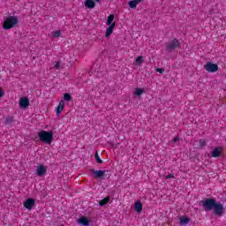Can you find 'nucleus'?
Segmentation results:
<instances>
[{
  "label": "nucleus",
  "mask_w": 226,
  "mask_h": 226,
  "mask_svg": "<svg viewBox=\"0 0 226 226\" xmlns=\"http://www.w3.org/2000/svg\"><path fill=\"white\" fill-rule=\"evenodd\" d=\"M135 63H136L137 66H140V64L144 63V56H139L136 57Z\"/></svg>",
  "instance_id": "19"
},
{
  "label": "nucleus",
  "mask_w": 226,
  "mask_h": 226,
  "mask_svg": "<svg viewBox=\"0 0 226 226\" xmlns=\"http://www.w3.org/2000/svg\"><path fill=\"white\" fill-rule=\"evenodd\" d=\"M178 140H179V137L178 136H177V137H175L173 139V142H178Z\"/></svg>",
  "instance_id": "31"
},
{
  "label": "nucleus",
  "mask_w": 226,
  "mask_h": 226,
  "mask_svg": "<svg viewBox=\"0 0 226 226\" xmlns=\"http://www.w3.org/2000/svg\"><path fill=\"white\" fill-rule=\"evenodd\" d=\"M115 27H116V22H113L112 25H110L106 30V34H105L106 38L110 37V34H112V33L114 32Z\"/></svg>",
  "instance_id": "11"
},
{
  "label": "nucleus",
  "mask_w": 226,
  "mask_h": 226,
  "mask_svg": "<svg viewBox=\"0 0 226 226\" xmlns=\"http://www.w3.org/2000/svg\"><path fill=\"white\" fill-rule=\"evenodd\" d=\"M96 6V3L93 0H86L85 1V7L88 8V10H93Z\"/></svg>",
  "instance_id": "13"
},
{
  "label": "nucleus",
  "mask_w": 226,
  "mask_h": 226,
  "mask_svg": "<svg viewBox=\"0 0 226 226\" xmlns=\"http://www.w3.org/2000/svg\"><path fill=\"white\" fill-rule=\"evenodd\" d=\"M35 202L36 201L34 200V199H27L24 202V207H26V209H27L28 211H31L33 207H34Z\"/></svg>",
  "instance_id": "6"
},
{
  "label": "nucleus",
  "mask_w": 226,
  "mask_h": 226,
  "mask_svg": "<svg viewBox=\"0 0 226 226\" xmlns=\"http://www.w3.org/2000/svg\"><path fill=\"white\" fill-rule=\"evenodd\" d=\"M11 123H13V117H7L5 119L6 126H11Z\"/></svg>",
  "instance_id": "21"
},
{
  "label": "nucleus",
  "mask_w": 226,
  "mask_h": 226,
  "mask_svg": "<svg viewBox=\"0 0 226 226\" xmlns=\"http://www.w3.org/2000/svg\"><path fill=\"white\" fill-rule=\"evenodd\" d=\"M64 100L65 102H70V100H72V95L70 94H64Z\"/></svg>",
  "instance_id": "25"
},
{
  "label": "nucleus",
  "mask_w": 226,
  "mask_h": 226,
  "mask_svg": "<svg viewBox=\"0 0 226 226\" xmlns=\"http://www.w3.org/2000/svg\"><path fill=\"white\" fill-rule=\"evenodd\" d=\"M134 94L136 96H140V95L144 94V89H142V88H135Z\"/></svg>",
  "instance_id": "20"
},
{
  "label": "nucleus",
  "mask_w": 226,
  "mask_h": 226,
  "mask_svg": "<svg viewBox=\"0 0 226 226\" xmlns=\"http://www.w3.org/2000/svg\"><path fill=\"white\" fill-rule=\"evenodd\" d=\"M204 68L207 72H209V73H216V72H218V64H212L211 62H207Z\"/></svg>",
  "instance_id": "4"
},
{
  "label": "nucleus",
  "mask_w": 226,
  "mask_h": 226,
  "mask_svg": "<svg viewBox=\"0 0 226 226\" xmlns=\"http://www.w3.org/2000/svg\"><path fill=\"white\" fill-rule=\"evenodd\" d=\"M61 36V30H56L53 34V38H59Z\"/></svg>",
  "instance_id": "24"
},
{
  "label": "nucleus",
  "mask_w": 226,
  "mask_h": 226,
  "mask_svg": "<svg viewBox=\"0 0 226 226\" xmlns=\"http://www.w3.org/2000/svg\"><path fill=\"white\" fill-rule=\"evenodd\" d=\"M200 145L201 147H204V146H206V140L200 139Z\"/></svg>",
  "instance_id": "29"
},
{
  "label": "nucleus",
  "mask_w": 226,
  "mask_h": 226,
  "mask_svg": "<svg viewBox=\"0 0 226 226\" xmlns=\"http://www.w3.org/2000/svg\"><path fill=\"white\" fill-rule=\"evenodd\" d=\"M3 96H4V92H3L0 87V98H3Z\"/></svg>",
  "instance_id": "30"
},
{
  "label": "nucleus",
  "mask_w": 226,
  "mask_h": 226,
  "mask_svg": "<svg viewBox=\"0 0 226 226\" xmlns=\"http://www.w3.org/2000/svg\"><path fill=\"white\" fill-rule=\"evenodd\" d=\"M64 101L61 100L57 105V107L56 108V116H60L61 112H63V110H64Z\"/></svg>",
  "instance_id": "9"
},
{
  "label": "nucleus",
  "mask_w": 226,
  "mask_h": 226,
  "mask_svg": "<svg viewBox=\"0 0 226 226\" xmlns=\"http://www.w3.org/2000/svg\"><path fill=\"white\" fill-rule=\"evenodd\" d=\"M174 173L169 174L165 177V179H175Z\"/></svg>",
  "instance_id": "27"
},
{
  "label": "nucleus",
  "mask_w": 226,
  "mask_h": 226,
  "mask_svg": "<svg viewBox=\"0 0 226 226\" xmlns=\"http://www.w3.org/2000/svg\"><path fill=\"white\" fill-rule=\"evenodd\" d=\"M54 68L56 70H61V62H55Z\"/></svg>",
  "instance_id": "26"
},
{
  "label": "nucleus",
  "mask_w": 226,
  "mask_h": 226,
  "mask_svg": "<svg viewBox=\"0 0 226 226\" xmlns=\"http://www.w3.org/2000/svg\"><path fill=\"white\" fill-rule=\"evenodd\" d=\"M139 3H142V0H132L129 2V6H130V8H132V10H135V8H137V4H139Z\"/></svg>",
  "instance_id": "15"
},
{
  "label": "nucleus",
  "mask_w": 226,
  "mask_h": 226,
  "mask_svg": "<svg viewBox=\"0 0 226 226\" xmlns=\"http://www.w3.org/2000/svg\"><path fill=\"white\" fill-rule=\"evenodd\" d=\"M180 225H188L190 223V218L186 216L180 217Z\"/></svg>",
  "instance_id": "18"
},
{
  "label": "nucleus",
  "mask_w": 226,
  "mask_h": 226,
  "mask_svg": "<svg viewBox=\"0 0 226 226\" xmlns=\"http://www.w3.org/2000/svg\"><path fill=\"white\" fill-rule=\"evenodd\" d=\"M16 26H19V18L17 16H8L3 22V29L5 31L13 29Z\"/></svg>",
  "instance_id": "3"
},
{
  "label": "nucleus",
  "mask_w": 226,
  "mask_h": 226,
  "mask_svg": "<svg viewBox=\"0 0 226 226\" xmlns=\"http://www.w3.org/2000/svg\"><path fill=\"white\" fill-rule=\"evenodd\" d=\"M155 72H158V73H163L165 72V69H163V68H157V69H155Z\"/></svg>",
  "instance_id": "28"
},
{
  "label": "nucleus",
  "mask_w": 226,
  "mask_h": 226,
  "mask_svg": "<svg viewBox=\"0 0 226 226\" xmlns=\"http://www.w3.org/2000/svg\"><path fill=\"white\" fill-rule=\"evenodd\" d=\"M93 174H94L95 177H98L99 179L105 176L107 170H90Z\"/></svg>",
  "instance_id": "12"
},
{
  "label": "nucleus",
  "mask_w": 226,
  "mask_h": 226,
  "mask_svg": "<svg viewBox=\"0 0 226 226\" xmlns=\"http://www.w3.org/2000/svg\"><path fill=\"white\" fill-rule=\"evenodd\" d=\"M134 209L137 213H140L142 211V203L140 201L135 202Z\"/></svg>",
  "instance_id": "17"
},
{
  "label": "nucleus",
  "mask_w": 226,
  "mask_h": 226,
  "mask_svg": "<svg viewBox=\"0 0 226 226\" xmlns=\"http://www.w3.org/2000/svg\"><path fill=\"white\" fill-rule=\"evenodd\" d=\"M201 204L205 211H214L215 216H223L225 213V207L222 202H216V200L207 198L201 200Z\"/></svg>",
  "instance_id": "1"
},
{
  "label": "nucleus",
  "mask_w": 226,
  "mask_h": 226,
  "mask_svg": "<svg viewBox=\"0 0 226 226\" xmlns=\"http://www.w3.org/2000/svg\"><path fill=\"white\" fill-rule=\"evenodd\" d=\"M36 174L40 177H41V176H45V174H47V168L45 167V165L39 164L36 169Z\"/></svg>",
  "instance_id": "7"
},
{
  "label": "nucleus",
  "mask_w": 226,
  "mask_h": 226,
  "mask_svg": "<svg viewBox=\"0 0 226 226\" xmlns=\"http://www.w3.org/2000/svg\"><path fill=\"white\" fill-rule=\"evenodd\" d=\"M78 223L80 225L87 226L89 225V219H87L86 216H82L78 220Z\"/></svg>",
  "instance_id": "14"
},
{
  "label": "nucleus",
  "mask_w": 226,
  "mask_h": 226,
  "mask_svg": "<svg viewBox=\"0 0 226 226\" xmlns=\"http://www.w3.org/2000/svg\"><path fill=\"white\" fill-rule=\"evenodd\" d=\"M179 47H181V43L177 39H173L166 45L167 50H174L175 49H179Z\"/></svg>",
  "instance_id": "5"
},
{
  "label": "nucleus",
  "mask_w": 226,
  "mask_h": 226,
  "mask_svg": "<svg viewBox=\"0 0 226 226\" xmlns=\"http://www.w3.org/2000/svg\"><path fill=\"white\" fill-rule=\"evenodd\" d=\"M112 22H114V14H110V15L108 17V19H107V26H112Z\"/></svg>",
  "instance_id": "22"
},
{
  "label": "nucleus",
  "mask_w": 226,
  "mask_h": 226,
  "mask_svg": "<svg viewBox=\"0 0 226 226\" xmlns=\"http://www.w3.org/2000/svg\"><path fill=\"white\" fill-rule=\"evenodd\" d=\"M39 140L45 142V144H52L54 140V132L41 130L38 132Z\"/></svg>",
  "instance_id": "2"
},
{
  "label": "nucleus",
  "mask_w": 226,
  "mask_h": 226,
  "mask_svg": "<svg viewBox=\"0 0 226 226\" xmlns=\"http://www.w3.org/2000/svg\"><path fill=\"white\" fill-rule=\"evenodd\" d=\"M110 202V197L107 196L103 200H99V206H107V203Z\"/></svg>",
  "instance_id": "16"
},
{
  "label": "nucleus",
  "mask_w": 226,
  "mask_h": 226,
  "mask_svg": "<svg viewBox=\"0 0 226 226\" xmlns=\"http://www.w3.org/2000/svg\"><path fill=\"white\" fill-rule=\"evenodd\" d=\"M222 147H216L214 151H212V158H220L222 156Z\"/></svg>",
  "instance_id": "10"
},
{
  "label": "nucleus",
  "mask_w": 226,
  "mask_h": 226,
  "mask_svg": "<svg viewBox=\"0 0 226 226\" xmlns=\"http://www.w3.org/2000/svg\"><path fill=\"white\" fill-rule=\"evenodd\" d=\"M19 107L21 109H27L29 107V99L27 97H22L19 100Z\"/></svg>",
  "instance_id": "8"
},
{
  "label": "nucleus",
  "mask_w": 226,
  "mask_h": 226,
  "mask_svg": "<svg viewBox=\"0 0 226 226\" xmlns=\"http://www.w3.org/2000/svg\"><path fill=\"white\" fill-rule=\"evenodd\" d=\"M94 156H95V162H97L100 164L103 163V161L101 160L100 155L98 154V151L95 152Z\"/></svg>",
  "instance_id": "23"
}]
</instances>
